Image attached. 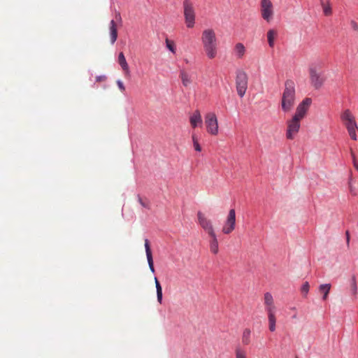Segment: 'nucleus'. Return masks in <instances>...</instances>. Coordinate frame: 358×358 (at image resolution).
<instances>
[{
  "mask_svg": "<svg viewBox=\"0 0 358 358\" xmlns=\"http://www.w3.org/2000/svg\"><path fill=\"white\" fill-rule=\"evenodd\" d=\"M201 43L208 59H213L217 54V43L215 33L213 29H204L201 35Z\"/></svg>",
  "mask_w": 358,
  "mask_h": 358,
  "instance_id": "obj_1",
  "label": "nucleus"
},
{
  "mask_svg": "<svg viewBox=\"0 0 358 358\" xmlns=\"http://www.w3.org/2000/svg\"><path fill=\"white\" fill-rule=\"evenodd\" d=\"M296 100L295 82L288 79L285 82V89L281 98V108L285 113L290 111Z\"/></svg>",
  "mask_w": 358,
  "mask_h": 358,
  "instance_id": "obj_2",
  "label": "nucleus"
},
{
  "mask_svg": "<svg viewBox=\"0 0 358 358\" xmlns=\"http://www.w3.org/2000/svg\"><path fill=\"white\" fill-rule=\"evenodd\" d=\"M264 304L266 306L265 310L267 313L268 320V329L271 332L275 331L276 329V318L275 315V307L273 303V298L270 292H266L264 294Z\"/></svg>",
  "mask_w": 358,
  "mask_h": 358,
  "instance_id": "obj_3",
  "label": "nucleus"
},
{
  "mask_svg": "<svg viewBox=\"0 0 358 358\" xmlns=\"http://www.w3.org/2000/svg\"><path fill=\"white\" fill-rule=\"evenodd\" d=\"M322 67V62L312 64L309 67L310 80L312 85L315 89L318 90L322 87L325 82V77L322 72H318V70Z\"/></svg>",
  "mask_w": 358,
  "mask_h": 358,
  "instance_id": "obj_4",
  "label": "nucleus"
},
{
  "mask_svg": "<svg viewBox=\"0 0 358 358\" xmlns=\"http://www.w3.org/2000/svg\"><path fill=\"white\" fill-rule=\"evenodd\" d=\"M248 76L245 71L237 69L236 71V87L238 96L243 98L248 89Z\"/></svg>",
  "mask_w": 358,
  "mask_h": 358,
  "instance_id": "obj_5",
  "label": "nucleus"
},
{
  "mask_svg": "<svg viewBox=\"0 0 358 358\" xmlns=\"http://www.w3.org/2000/svg\"><path fill=\"white\" fill-rule=\"evenodd\" d=\"M182 5L186 26L188 28H192L195 24L196 17L193 3L190 0H184Z\"/></svg>",
  "mask_w": 358,
  "mask_h": 358,
  "instance_id": "obj_6",
  "label": "nucleus"
},
{
  "mask_svg": "<svg viewBox=\"0 0 358 358\" xmlns=\"http://www.w3.org/2000/svg\"><path fill=\"white\" fill-rule=\"evenodd\" d=\"M260 8L262 17L267 22L271 21L274 14L271 1L261 0Z\"/></svg>",
  "mask_w": 358,
  "mask_h": 358,
  "instance_id": "obj_7",
  "label": "nucleus"
},
{
  "mask_svg": "<svg viewBox=\"0 0 358 358\" xmlns=\"http://www.w3.org/2000/svg\"><path fill=\"white\" fill-rule=\"evenodd\" d=\"M205 124L207 131L209 134L211 135H217L218 134V122L214 113H208L205 115Z\"/></svg>",
  "mask_w": 358,
  "mask_h": 358,
  "instance_id": "obj_8",
  "label": "nucleus"
},
{
  "mask_svg": "<svg viewBox=\"0 0 358 358\" xmlns=\"http://www.w3.org/2000/svg\"><path fill=\"white\" fill-rule=\"evenodd\" d=\"M287 129L286 131V137L287 139L292 140L295 135L299 132L300 129V120L296 117L287 121Z\"/></svg>",
  "mask_w": 358,
  "mask_h": 358,
  "instance_id": "obj_9",
  "label": "nucleus"
},
{
  "mask_svg": "<svg viewBox=\"0 0 358 358\" xmlns=\"http://www.w3.org/2000/svg\"><path fill=\"white\" fill-rule=\"evenodd\" d=\"M235 227L236 212L235 210L232 208L229 211V214L224 222L222 231L224 234H229L235 229Z\"/></svg>",
  "mask_w": 358,
  "mask_h": 358,
  "instance_id": "obj_10",
  "label": "nucleus"
},
{
  "mask_svg": "<svg viewBox=\"0 0 358 358\" xmlns=\"http://www.w3.org/2000/svg\"><path fill=\"white\" fill-rule=\"evenodd\" d=\"M197 219L199 224L208 235L215 233L212 221L207 218L201 211L197 213Z\"/></svg>",
  "mask_w": 358,
  "mask_h": 358,
  "instance_id": "obj_11",
  "label": "nucleus"
},
{
  "mask_svg": "<svg viewBox=\"0 0 358 358\" xmlns=\"http://www.w3.org/2000/svg\"><path fill=\"white\" fill-rule=\"evenodd\" d=\"M312 103L310 98H305L296 107V112L293 117H296L299 120L303 119L308 110Z\"/></svg>",
  "mask_w": 358,
  "mask_h": 358,
  "instance_id": "obj_12",
  "label": "nucleus"
},
{
  "mask_svg": "<svg viewBox=\"0 0 358 358\" xmlns=\"http://www.w3.org/2000/svg\"><path fill=\"white\" fill-rule=\"evenodd\" d=\"M145 249L150 270L152 273H154L155 272V270L154 267L152 252L150 250V243L148 238H145Z\"/></svg>",
  "mask_w": 358,
  "mask_h": 358,
  "instance_id": "obj_13",
  "label": "nucleus"
},
{
  "mask_svg": "<svg viewBox=\"0 0 358 358\" xmlns=\"http://www.w3.org/2000/svg\"><path fill=\"white\" fill-rule=\"evenodd\" d=\"M189 122L193 128L201 127L203 122L200 112L195 110L189 117Z\"/></svg>",
  "mask_w": 358,
  "mask_h": 358,
  "instance_id": "obj_14",
  "label": "nucleus"
},
{
  "mask_svg": "<svg viewBox=\"0 0 358 358\" xmlns=\"http://www.w3.org/2000/svg\"><path fill=\"white\" fill-rule=\"evenodd\" d=\"M209 236L210 237V240L209 241L210 250L213 254L217 255L219 252V245L217 235L215 233L209 235Z\"/></svg>",
  "mask_w": 358,
  "mask_h": 358,
  "instance_id": "obj_15",
  "label": "nucleus"
},
{
  "mask_svg": "<svg viewBox=\"0 0 358 358\" xmlns=\"http://www.w3.org/2000/svg\"><path fill=\"white\" fill-rule=\"evenodd\" d=\"M110 38L111 44H114L117 38V29L114 20H111L109 26Z\"/></svg>",
  "mask_w": 358,
  "mask_h": 358,
  "instance_id": "obj_16",
  "label": "nucleus"
},
{
  "mask_svg": "<svg viewBox=\"0 0 358 358\" xmlns=\"http://www.w3.org/2000/svg\"><path fill=\"white\" fill-rule=\"evenodd\" d=\"M180 77L181 78L182 83L185 87H187L192 83L190 75L184 69L180 70Z\"/></svg>",
  "mask_w": 358,
  "mask_h": 358,
  "instance_id": "obj_17",
  "label": "nucleus"
},
{
  "mask_svg": "<svg viewBox=\"0 0 358 358\" xmlns=\"http://www.w3.org/2000/svg\"><path fill=\"white\" fill-rule=\"evenodd\" d=\"M118 63L122 69L126 72L129 73V69L123 52H120L118 55Z\"/></svg>",
  "mask_w": 358,
  "mask_h": 358,
  "instance_id": "obj_18",
  "label": "nucleus"
},
{
  "mask_svg": "<svg viewBox=\"0 0 358 358\" xmlns=\"http://www.w3.org/2000/svg\"><path fill=\"white\" fill-rule=\"evenodd\" d=\"M234 52L237 58H242L245 52V48L244 45L241 43H236L234 48Z\"/></svg>",
  "mask_w": 358,
  "mask_h": 358,
  "instance_id": "obj_19",
  "label": "nucleus"
},
{
  "mask_svg": "<svg viewBox=\"0 0 358 358\" xmlns=\"http://www.w3.org/2000/svg\"><path fill=\"white\" fill-rule=\"evenodd\" d=\"M331 289V284L325 283L319 286V291L323 293L322 299L325 301L327 299L328 294Z\"/></svg>",
  "mask_w": 358,
  "mask_h": 358,
  "instance_id": "obj_20",
  "label": "nucleus"
},
{
  "mask_svg": "<svg viewBox=\"0 0 358 358\" xmlns=\"http://www.w3.org/2000/svg\"><path fill=\"white\" fill-rule=\"evenodd\" d=\"M251 342V330L246 328L243 330L242 334V343L245 345L250 344Z\"/></svg>",
  "mask_w": 358,
  "mask_h": 358,
  "instance_id": "obj_21",
  "label": "nucleus"
},
{
  "mask_svg": "<svg viewBox=\"0 0 358 358\" xmlns=\"http://www.w3.org/2000/svg\"><path fill=\"white\" fill-rule=\"evenodd\" d=\"M155 287H156V291H157V301L159 303H162V296H163L162 288V286H161L157 277H155Z\"/></svg>",
  "mask_w": 358,
  "mask_h": 358,
  "instance_id": "obj_22",
  "label": "nucleus"
},
{
  "mask_svg": "<svg viewBox=\"0 0 358 358\" xmlns=\"http://www.w3.org/2000/svg\"><path fill=\"white\" fill-rule=\"evenodd\" d=\"M275 35H276V33L273 29H270L267 32L268 43V45L271 48H273L274 46V39H275Z\"/></svg>",
  "mask_w": 358,
  "mask_h": 358,
  "instance_id": "obj_23",
  "label": "nucleus"
},
{
  "mask_svg": "<svg viewBox=\"0 0 358 358\" xmlns=\"http://www.w3.org/2000/svg\"><path fill=\"white\" fill-rule=\"evenodd\" d=\"M355 118L349 109L345 110L341 115V120L345 122Z\"/></svg>",
  "mask_w": 358,
  "mask_h": 358,
  "instance_id": "obj_24",
  "label": "nucleus"
},
{
  "mask_svg": "<svg viewBox=\"0 0 358 358\" xmlns=\"http://www.w3.org/2000/svg\"><path fill=\"white\" fill-rule=\"evenodd\" d=\"M343 123L345 125L348 131H352V130H356L357 129V125L355 120V118H353L350 120L346 121Z\"/></svg>",
  "mask_w": 358,
  "mask_h": 358,
  "instance_id": "obj_25",
  "label": "nucleus"
},
{
  "mask_svg": "<svg viewBox=\"0 0 358 358\" xmlns=\"http://www.w3.org/2000/svg\"><path fill=\"white\" fill-rule=\"evenodd\" d=\"M235 355L236 358H247L246 352L240 347L236 348Z\"/></svg>",
  "mask_w": 358,
  "mask_h": 358,
  "instance_id": "obj_26",
  "label": "nucleus"
},
{
  "mask_svg": "<svg viewBox=\"0 0 358 358\" xmlns=\"http://www.w3.org/2000/svg\"><path fill=\"white\" fill-rule=\"evenodd\" d=\"M309 288H310V285H309V282L308 281H306L301 285V292L302 293V294L304 297L307 296L308 292H309Z\"/></svg>",
  "mask_w": 358,
  "mask_h": 358,
  "instance_id": "obj_27",
  "label": "nucleus"
},
{
  "mask_svg": "<svg viewBox=\"0 0 358 358\" xmlns=\"http://www.w3.org/2000/svg\"><path fill=\"white\" fill-rule=\"evenodd\" d=\"M357 286L356 278L355 275H353L351 279V293L352 295L355 296L357 294Z\"/></svg>",
  "mask_w": 358,
  "mask_h": 358,
  "instance_id": "obj_28",
  "label": "nucleus"
},
{
  "mask_svg": "<svg viewBox=\"0 0 358 358\" xmlns=\"http://www.w3.org/2000/svg\"><path fill=\"white\" fill-rule=\"evenodd\" d=\"M323 12L325 15H330L332 13L331 6L328 4L322 3Z\"/></svg>",
  "mask_w": 358,
  "mask_h": 358,
  "instance_id": "obj_29",
  "label": "nucleus"
},
{
  "mask_svg": "<svg viewBox=\"0 0 358 358\" xmlns=\"http://www.w3.org/2000/svg\"><path fill=\"white\" fill-rule=\"evenodd\" d=\"M352 182V178L350 177L349 179V182H348L350 192L352 195L355 196L357 194V191L356 188L355 187H353Z\"/></svg>",
  "mask_w": 358,
  "mask_h": 358,
  "instance_id": "obj_30",
  "label": "nucleus"
},
{
  "mask_svg": "<svg viewBox=\"0 0 358 358\" xmlns=\"http://www.w3.org/2000/svg\"><path fill=\"white\" fill-rule=\"evenodd\" d=\"M166 46L171 52L176 53L174 44L172 42H170L168 39L166 40Z\"/></svg>",
  "mask_w": 358,
  "mask_h": 358,
  "instance_id": "obj_31",
  "label": "nucleus"
},
{
  "mask_svg": "<svg viewBox=\"0 0 358 358\" xmlns=\"http://www.w3.org/2000/svg\"><path fill=\"white\" fill-rule=\"evenodd\" d=\"M137 197H138V202L140 203V204H141L143 208H149V206H148V204L145 203L143 201L142 198L141 197V196H140L139 194L137 196Z\"/></svg>",
  "mask_w": 358,
  "mask_h": 358,
  "instance_id": "obj_32",
  "label": "nucleus"
},
{
  "mask_svg": "<svg viewBox=\"0 0 358 358\" xmlns=\"http://www.w3.org/2000/svg\"><path fill=\"white\" fill-rule=\"evenodd\" d=\"M348 133H349V135H350V138L352 140L356 141L357 139V134H356V130L349 131Z\"/></svg>",
  "mask_w": 358,
  "mask_h": 358,
  "instance_id": "obj_33",
  "label": "nucleus"
},
{
  "mask_svg": "<svg viewBox=\"0 0 358 358\" xmlns=\"http://www.w3.org/2000/svg\"><path fill=\"white\" fill-rule=\"evenodd\" d=\"M117 86H118L119 89H120L122 92H124V91L125 90L124 85V84H123V83H122V80H117Z\"/></svg>",
  "mask_w": 358,
  "mask_h": 358,
  "instance_id": "obj_34",
  "label": "nucleus"
},
{
  "mask_svg": "<svg viewBox=\"0 0 358 358\" xmlns=\"http://www.w3.org/2000/svg\"><path fill=\"white\" fill-rule=\"evenodd\" d=\"M193 145H194V150L196 151L201 152V147L200 144L199 143V142H194V143Z\"/></svg>",
  "mask_w": 358,
  "mask_h": 358,
  "instance_id": "obj_35",
  "label": "nucleus"
},
{
  "mask_svg": "<svg viewBox=\"0 0 358 358\" xmlns=\"http://www.w3.org/2000/svg\"><path fill=\"white\" fill-rule=\"evenodd\" d=\"M351 155L352 157L354 167L358 171V163L356 162L355 156L352 152H351Z\"/></svg>",
  "mask_w": 358,
  "mask_h": 358,
  "instance_id": "obj_36",
  "label": "nucleus"
},
{
  "mask_svg": "<svg viewBox=\"0 0 358 358\" xmlns=\"http://www.w3.org/2000/svg\"><path fill=\"white\" fill-rule=\"evenodd\" d=\"M106 79V76L103 75V76H98L96 77V82H100V81H102V80H105Z\"/></svg>",
  "mask_w": 358,
  "mask_h": 358,
  "instance_id": "obj_37",
  "label": "nucleus"
},
{
  "mask_svg": "<svg viewBox=\"0 0 358 358\" xmlns=\"http://www.w3.org/2000/svg\"><path fill=\"white\" fill-rule=\"evenodd\" d=\"M345 235H346V243H347V245L349 246V245H350V234H349L348 231H347L345 232Z\"/></svg>",
  "mask_w": 358,
  "mask_h": 358,
  "instance_id": "obj_38",
  "label": "nucleus"
},
{
  "mask_svg": "<svg viewBox=\"0 0 358 358\" xmlns=\"http://www.w3.org/2000/svg\"><path fill=\"white\" fill-rule=\"evenodd\" d=\"M352 27L355 30L358 31V24L356 22H352Z\"/></svg>",
  "mask_w": 358,
  "mask_h": 358,
  "instance_id": "obj_39",
  "label": "nucleus"
},
{
  "mask_svg": "<svg viewBox=\"0 0 358 358\" xmlns=\"http://www.w3.org/2000/svg\"><path fill=\"white\" fill-rule=\"evenodd\" d=\"M192 141H193V144L194 143V142H198L197 137L196 136L195 134L192 135Z\"/></svg>",
  "mask_w": 358,
  "mask_h": 358,
  "instance_id": "obj_40",
  "label": "nucleus"
},
{
  "mask_svg": "<svg viewBox=\"0 0 358 358\" xmlns=\"http://www.w3.org/2000/svg\"><path fill=\"white\" fill-rule=\"evenodd\" d=\"M117 17L120 19V13H117V14L116 15V17Z\"/></svg>",
  "mask_w": 358,
  "mask_h": 358,
  "instance_id": "obj_41",
  "label": "nucleus"
},
{
  "mask_svg": "<svg viewBox=\"0 0 358 358\" xmlns=\"http://www.w3.org/2000/svg\"><path fill=\"white\" fill-rule=\"evenodd\" d=\"M296 317H297V316H296V315L295 314V315H294L292 316V318H296Z\"/></svg>",
  "mask_w": 358,
  "mask_h": 358,
  "instance_id": "obj_42",
  "label": "nucleus"
},
{
  "mask_svg": "<svg viewBox=\"0 0 358 358\" xmlns=\"http://www.w3.org/2000/svg\"><path fill=\"white\" fill-rule=\"evenodd\" d=\"M296 358H298V357H296Z\"/></svg>",
  "mask_w": 358,
  "mask_h": 358,
  "instance_id": "obj_43",
  "label": "nucleus"
}]
</instances>
